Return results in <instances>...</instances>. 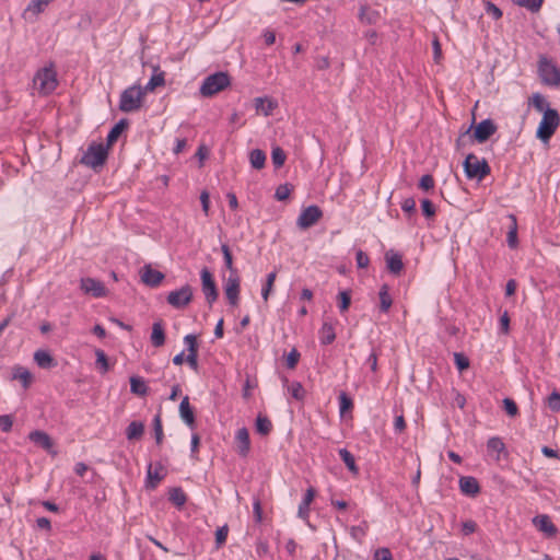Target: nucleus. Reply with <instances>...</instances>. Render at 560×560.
Wrapping results in <instances>:
<instances>
[{
  "label": "nucleus",
  "instance_id": "1",
  "mask_svg": "<svg viewBox=\"0 0 560 560\" xmlns=\"http://www.w3.org/2000/svg\"><path fill=\"white\" fill-rule=\"evenodd\" d=\"M34 89L40 95H48L52 93L58 86L57 72L54 63H49L38 69L33 79Z\"/></svg>",
  "mask_w": 560,
  "mask_h": 560
},
{
  "label": "nucleus",
  "instance_id": "2",
  "mask_svg": "<svg viewBox=\"0 0 560 560\" xmlns=\"http://www.w3.org/2000/svg\"><path fill=\"white\" fill-rule=\"evenodd\" d=\"M144 90L140 85H131L120 94L119 109L124 113H132L142 106Z\"/></svg>",
  "mask_w": 560,
  "mask_h": 560
},
{
  "label": "nucleus",
  "instance_id": "3",
  "mask_svg": "<svg viewBox=\"0 0 560 560\" xmlns=\"http://www.w3.org/2000/svg\"><path fill=\"white\" fill-rule=\"evenodd\" d=\"M231 84L230 75L219 71L205 78L199 92L205 97H211L225 90Z\"/></svg>",
  "mask_w": 560,
  "mask_h": 560
},
{
  "label": "nucleus",
  "instance_id": "4",
  "mask_svg": "<svg viewBox=\"0 0 560 560\" xmlns=\"http://www.w3.org/2000/svg\"><path fill=\"white\" fill-rule=\"evenodd\" d=\"M560 126V115L557 109H546L536 131V137L547 143Z\"/></svg>",
  "mask_w": 560,
  "mask_h": 560
},
{
  "label": "nucleus",
  "instance_id": "5",
  "mask_svg": "<svg viewBox=\"0 0 560 560\" xmlns=\"http://www.w3.org/2000/svg\"><path fill=\"white\" fill-rule=\"evenodd\" d=\"M108 156V147L103 143H92L83 153L80 162L96 170L105 164Z\"/></svg>",
  "mask_w": 560,
  "mask_h": 560
},
{
  "label": "nucleus",
  "instance_id": "6",
  "mask_svg": "<svg viewBox=\"0 0 560 560\" xmlns=\"http://www.w3.org/2000/svg\"><path fill=\"white\" fill-rule=\"evenodd\" d=\"M464 171L468 178L480 180L490 174L491 168L485 159L479 160L474 153H469L464 161Z\"/></svg>",
  "mask_w": 560,
  "mask_h": 560
},
{
  "label": "nucleus",
  "instance_id": "7",
  "mask_svg": "<svg viewBox=\"0 0 560 560\" xmlns=\"http://www.w3.org/2000/svg\"><path fill=\"white\" fill-rule=\"evenodd\" d=\"M538 73L544 84L550 86L560 85V70L547 57L541 56L538 61Z\"/></svg>",
  "mask_w": 560,
  "mask_h": 560
},
{
  "label": "nucleus",
  "instance_id": "8",
  "mask_svg": "<svg viewBox=\"0 0 560 560\" xmlns=\"http://www.w3.org/2000/svg\"><path fill=\"white\" fill-rule=\"evenodd\" d=\"M166 300L173 307L178 310L184 308L192 300V289L189 284H185L178 290L171 291Z\"/></svg>",
  "mask_w": 560,
  "mask_h": 560
},
{
  "label": "nucleus",
  "instance_id": "9",
  "mask_svg": "<svg viewBox=\"0 0 560 560\" xmlns=\"http://www.w3.org/2000/svg\"><path fill=\"white\" fill-rule=\"evenodd\" d=\"M322 217L323 211L318 206H308L305 209H303L302 212L300 213L296 220V225L302 230L310 229L311 226L316 224Z\"/></svg>",
  "mask_w": 560,
  "mask_h": 560
},
{
  "label": "nucleus",
  "instance_id": "10",
  "mask_svg": "<svg viewBox=\"0 0 560 560\" xmlns=\"http://www.w3.org/2000/svg\"><path fill=\"white\" fill-rule=\"evenodd\" d=\"M241 279L238 271H232L228 278L224 279V293L231 305L238 303Z\"/></svg>",
  "mask_w": 560,
  "mask_h": 560
},
{
  "label": "nucleus",
  "instance_id": "11",
  "mask_svg": "<svg viewBox=\"0 0 560 560\" xmlns=\"http://www.w3.org/2000/svg\"><path fill=\"white\" fill-rule=\"evenodd\" d=\"M201 278V289L205 294V298L207 302L212 305L213 302L217 301L219 293L218 289L214 282V279L212 277V273L207 269L203 268L200 272Z\"/></svg>",
  "mask_w": 560,
  "mask_h": 560
},
{
  "label": "nucleus",
  "instance_id": "12",
  "mask_svg": "<svg viewBox=\"0 0 560 560\" xmlns=\"http://www.w3.org/2000/svg\"><path fill=\"white\" fill-rule=\"evenodd\" d=\"M80 288L85 294H90L94 298H104L107 294L104 283L90 277L81 278Z\"/></svg>",
  "mask_w": 560,
  "mask_h": 560
},
{
  "label": "nucleus",
  "instance_id": "13",
  "mask_svg": "<svg viewBox=\"0 0 560 560\" xmlns=\"http://www.w3.org/2000/svg\"><path fill=\"white\" fill-rule=\"evenodd\" d=\"M497 131V126L491 119L480 121L474 132V138L479 143L486 142Z\"/></svg>",
  "mask_w": 560,
  "mask_h": 560
},
{
  "label": "nucleus",
  "instance_id": "14",
  "mask_svg": "<svg viewBox=\"0 0 560 560\" xmlns=\"http://www.w3.org/2000/svg\"><path fill=\"white\" fill-rule=\"evenodd\" d=\"M386 267L393 275H399L404 269L402 257L394 249H389L385 254Z\"/></svg>",
  "mask_w": 560,
  "mask_h": 560
},
{
  "label": "nucleus",
  "instance_id": "15",
  "mask_svg": "<svg viewBox=\"0 0 560 560\" xmlns=\"http://www.w3.org/2000/svg\"><path fill=\"white\" fill-rule=\"evenodd\" d=\"M164 279V275L151 268V266H144L141 273V280L144 284L154 288L158 287L162 280Z\"/></svg>",
  "mask_w": 560,
  "mask_h": 560
},
{
  "label": "nucleus",
  "instance_id": "16",
  "mask_svg": "<svg viewBox=\"0 0 560 560\" xmlns=\"http://www.w3.org/2000/svg\"><path fill=\"white\" fill-rule=\"evenodd\" d=\"M459 490L463 494L475 497L480 492V486L475 477L464 476L459 478Z\"/></svg>",
  "mask_w": 560,
  "mask_h": 560
},
{
  "label": "nucleus",
  "instance_id": "17",
  "mask_svg": "<svg viewBox=\"0 0 560 560\" xmlns=\"http://www.w3.org/2000/svg\"><path fill=\"white\" fill-rule=\"evenodd\" d=\"M235 442L238 454L243 457L247 456L250 450V440L246 428H241L236 431Z\"/></svg>",
  "mask_w": 560,
  "mask_h": 560
},
{
  "label": "nucleus",
  "instance_id": "18",
  "mask_svg": "<svg viewBox=\"0 0 560 560\" xmlns=\"http://www.w3.org/2000/svg\"><path fill=\"white\" fill-rule=\"evenodd\" d=\"M28 439L37 444L38 446H40L42 448H44L45 451H50L52 448V441L50 439V436L44 432V431H39V430H35V431H32L30 434H28Z\"/></svg>",
  "mask_w": 560,
  "mask_h": 560
},
{
  "label": "nucleus",
  "instance_id": "19",
  "mask_svg": "<svg viewBox=\"0 0 560 560\" xmlns=\"http://www.w3.org/2000/svg\"><path fill=\"white\" fill-rule=\"evenodd\" d=\"M179 415L183 421L190 428L195 425V415L194 410L190 407L188 396H185L179 405Z\"/></svg>",
  "mask_w": 560,
  "mask_h": 560
},
{
  "label": "nucleus",
  "instance_id": "20",
  "mask_svg": "<svg viewBox=\"0 0 560 560\" xmlns=\"http://www.w3.org/2000/svg\"><path fill=\"white\" fill-rule=\"evenodd\" d=\"M283 385L287 387L288 394L295 400L302 401L305 397V389L303 385L298 382H289L287 377H283Z\"/></svg>",
  "mask_w": 560,
  "mask_h": 560
},
{
  "label": "nucleus",
  "instance_id": "21",
  "mask_svg": "<svg viewBox=\"0 0 560 560\" xmlns=\"http://www.w3.org/2000/svg\"><path fill=\"white\" fill-rule=\"evenodd\" d=\"M151 343L156 348L165 343V332L161 320L154 322L152 325Z\"/></svg>",
  "mask_w": 560,
  "mask_h": 560
},
{
  "label": "nucleus",
  "instance_id": "22",
  "mask_svg": "<svg viewBox=\"0 0 560 560\" xmlns=\"http://www.w3.org/2000/svg\"><path fill=\"white\" fill-rule=\"evenodd\" d=\"M319 341L322 345H330L336 339V332L332 324L324 322L319 329Z\"/></svg>",
  "mask_w": 560,
  "mask_h": 560
},
{
  "label": "nucleus",
  "instance_id": "23",
  "mask_svg": "<svg viewBox=\"0 0 560 560\" xmlns=\"http://www.w3.org/2000/svg\"><path fill=\"white\" fill-rule=\"evenodd\" d=\"M34 361L42 369H50L56 365L52 355L46 350H37L34 353Z\"/></svg>",
  "mask_w": 560,
  "mask_h": 560
},
{
  "label": "nucleus",
  "instance_id": "24",
  "mask_svg": "<svg viewBox=\"0 0 560 560\" xmlns=\"http://www.w3.org/2000/svg\"><path fill=\"white\" fill-rule=\"evenodd\" d=\"M12 380L20 381L27 388L32 383V374L27 369L16 365L12 369Z\"/></svg>",
  "mask_w": 560,
  "mask_h": 560
},
{
  "label": "nucleus",
  "instance_id": "25",
  "mask_svg": "<svg viewBox=\"0 0 560 560\" xmlns=\"http://www.w3.org/2000/svg\"><path fill=\"white\" fill-rule=\"evenodd\" d=\"M255 429L258 434L268 435L272 430V422L267 416L259 413L255 421Z\"/></svg>",
  "mask_w": 560,
  "mask_h": 560
},
{
  "label": "nucleus",
  "instance_id": "26",
  "mask_svg": "<svg viewBox=\"0 0 560 560\" xmlns=\"http://www.w3.org/2000/svg\"><path fill=\"white\" fill-rule=\"evenodd\" d=\"M315 497V490L313 488H308L304 494L302 502L299 505V516L302 518H306L310 513V504Z\"/></svg>",
  "mask_w": 560,
  "mask_h": 560
},
{
  "label": "nucleus",
  "instance_id": "27",
  "mask_svg": "<svg viewBox=\"0 0 560 560\" xmlns=\"http://www.w3.org/2000/svg\"><path fill=\"white\" fill-rule=\"evenodd\" d=\"M148 386L144 380L140 376L130 377V392L138 396H145L148 394Z\"/></svg>",
  "mask_w": 560,
  "mask_h": 560
},
{
  "label": "nucleus",
  "instance_id": "28",
  "mask_svg": "<svg viewBox=\"0 0 560 560\" xmlns=\"http://www.w3.org/2000/svg\"><path fill=\"white\" fill-rule=\"evenodd\" d=\"M380 298V308L383 313H387L393 304L392 296L389 294V287L387 284H383L378 292Z\"/></svg>",
  "mask_w": 560,
  "mask_h": 560
},
{
  "label": "nucleus",
  "instance_id": "29",
  "mask_svg": "<svg viewBox=\"0 0 560 560\" xmlns=\"http://www.w3.org/2000/svg\"><path fill=\"white\" fill-rule=\"evenodd\" d=\"M535 524L541 532H545L549 535H555L557 532L556 526L548 515H539L535 517Z\"/></svg>",
  "mask_w": 560,
  "mask_h": 560
},
{
  "label": "nucleus",
  "instance_id": "30",
  "mask_svg": "<svg viewBox=\"0 0 560 560\" xmlns=\"http://www.w3.org/2000/svg\"><path fill=\"white\" fill-rule=\"evenodd\" d=\"M162 465L160 463H158L155 465V469L153 470L152 468V464L149 465L148 467V487L150 488H155L156 485L163 479V475L160 474V470L162 469Z\"/></svg>",
  "mask_w": 560,
  "mask_h": 560
},
{
  "label": "nucleus",
  "instance_id": "31",
  "mask_svg": "<svg viewBox=\"0 0 560 560\" xmlns=\"http://www.w3.org/2000/svg\"><path fill=\"white\" fill-rule=\"evenodd\" d=\"M144 432V424L140 421H132L126 429V436L128 440H138Z\"/></svg>",
  "mask_w": 560,
  "mask_h": 560
},
{
  "label": "nucleus",
  "instance_id": "32",
  "mask_svg": "<svg viewBox=\"0 0 560 560\" xmlns=\"http://www.w3.org/2000/svg\"><path fill=\"white\" fill-rule=\"evenodd\" d=\"M254 102L255 108L261 110L265 116L271 115L276 107V103L268 97H256Z\"/></svg>",
  "mask_w": 560,
  "mask_h": 560
},
{
  "label": "nucleus",
  "instance_id": "33",
  "mask_svg": "<svg viewBox=\"0 0 560 560\" xmlns=\"http://www.w3.org/2000/svg\"><path fill=\"white\" fill-rule=\"evenodd\" d=\"M127 125H128L127 120L121 119L110 129V131L108 132L107 138H106L107 147L113 145L117 141L118 137L120 136L122 130L127 127Z\"/></svg>",
  "mask_w": 560,
  "mask_h": 560
},
{
  "label": "nucleus",
  "instance_id": "34",
  "mask_svg": "<svg viewBox=\"0 0 560 560\" xmlns=\"http://www.w3.org/2000/svg\"><path fill=\"white\" fill-rule=\"evenodd\" d=\"M338 453H339L340 458L342 459V462L347 466V468L351 472L357 475L359 472V468H358V466L355 464L354 456L347 448H340L338 451Z\"/></svg>",
  "mask_w": 560,
  "mask_h": 560
},
{
  "label": "nucleus",
  "instance_id": "35",
  "mask_svg": "<svg viewBox=\"0 0 560 560\" xmlns=\"http://www.w3.org/2000/svg\"><path fill=\"white\" fill-rule=\"evenodd\" d=\"M249 161L254 168L260 170L265 166L266 154L260 149H254L249 153Z\"/></svg>",
  "mask_w": 560,
  "mask_h": 560
},
{
  "label": "nucleus",
  "instance_id": "36",
  "mask_svg": "<svg viewBox=\"0 0 560 560\" xmlns=\"http://www.w3.org/2000/svg\"><path fill=\"white\" fill-rule=\"evenodd\" d=\"M514 4L527 9L532 13H537L541 9L544 0H512Z\"/></svg>",
  "mask_w": 560,
  "mask_h": 560
},
{
  "label": "nucleus",
  "instance_id": "37",
  "mask_svg": "<svg viewBox=\"0 0 560 560\" xmlns=\"http://www.w3.org/2000/svg\"><path fill=\"white\" fill-rule=\"evenodd\" d=\"M529 104L533 105L537 112H540L542 114H545L546 109H551L549 103L539 93L533 94V96L529 100Z\"/></svg>",
  "mask_w": 560,
  "mask_h": 560
},
{
  "label": "nucleus",
  "instance_id": "38",
  "mask_svg": "<svg viewBox=\"0 0 560 560\" xmlns=\"http://www.w3.org/2000/svg\"><path fill=\"white\" fill-rule=\"evenodd\" d=\"M170 501L176 506L182 508L186 503L187 497L182 488H173L170 491Z\"/></svg>",
  "mask_w": 560,
  "mask_h": 560
},
{
  "label": "nucleus",
  "instance_id": "39",
  "mask_svg": "<svg viewBox=\"0 0 560 560\" xmlns=\"http://www.w3.org/2000/svg\"><path fill=\"white\" fill-rule=\"evenodd\" d=\"M52 0H31L28 3L25 12H31L34 15H38L42 13L45 8L51 2Z\"/></svg>",
  "mask_w": 560,
  "mask_h": 560
},
{
  "label": "nucleus",
  "instance_id": "40",
  "mask_svg": "<svg viewBox=\"0 0 560 560\" xmlns=\"http://www.w3.org/2000/svg\"><path fill=\"white\" fill-rule=\"evenodd\" d=\"M512 226L510 228L506 236V242L510 248H516L518 244L517 240V224L514 215H511Z\"/></svg>",
  "mask_w": 560,
  "mask_h": 560
},
{
  "label": "nucleus",
  "instance_id": "41",
  "mask_svg": "<svg viewBox=\"0 0 560 560\" xmlns=\"http://www.w3.org/2000/svg\"><path fill=\"white\" fill-rule=\"evenodd\" d=\"M165 84V78L164 72L154 73L149 82L147 83L145 88L143 89L144 92L147 91H154L158 86H163Z\"/></svg>",
  "mask_w": 560,
  "mask_h": 560
},
{
  "label": "nucleus",
  "instance_id": "42",
  "mask_svg": "<svg viewBox=\"0 0 560 560\" xmlns=\"http://www.w3.org/2000/svg\"><path fill=\"white\" fill-rule=\"evenodd\" d=\"M96 355V366L101 370V372L104 374L109 370L108 359L105 354V352L101 349L95 350Z\"/></svg>",
  "mask_w": 560,
  "mask_h": 560
},
{
  "label": "nucleus",
  "instance_id": "43",
  "mask_svg": "<svg viewBox=\"0 0 560 560\" xmlns=\"http://www.w3.org/2000/svg\"><path fill=\"white\" fill-rule=\"evenodd\" d=\"M221 250H222V254H223L224 266L229 270V272L232 273V271H237V269H235L234 266H233V257H232V253L230 250L229 245L228 244H222L221 245Z\"/></svg>",
  "mask_w": 560,
  "mask_h": 560
},
{
  "label": "nucleus",
  "instance_id": "44",
  "mask_svg": "<svg viewBox=\"0 0 560 560\" xmlns=\"http://www.w3.org/2000/svg\"><path fill=\"white\" fill-rule=\"evenodd\" d=\"M277 273L272 271L267 275L266 284L261 289V296L265 301L268 300L270 292L272 291L273 283L276 281Z\"/></svg>",
  "mask_w": 560,
  "mask_h": 560
},
{
  "label": "nucleus",
  "instance_id": "45",
  "mask_svg": "<svg viewBox=\"0 0 560 560\" xmlns=\"http://www.w3.org/2000/svg\"><path fill=\"white\" fill-rule=\"evenodd\" d=\"M287 155L280 147H276L271 151V161L276 167H281L285 162Z\"/></svg>",
  "mask_w": 560,
  "mask_h": 560
},
{
  "label": "nucleus",
  "instance_id": "46",
  "mask_svg": "<svg viewBox=\"0 0 560 560\" xmlns=\"http://www.w3.org/2000/svg\"><path fill=\"white\" fill-rule=\"evenodd\" d=\"M487 448L490 452H497L498 454L505 451V445L503 441L498 436H492L487 442Z\"/></svg>",
  "mask_w": 560,
  "mask_h": 560
},
{
  "label": "nucleus",
  "instance_id": "47",
  "mask_svg": "<svg viewBox=\"0 0 560 560\" xmlns=\"http://www.w3.org/2000/svg\"><path fill=\"white\" fill-rule=\"evenodd\" d=\"M292 191V186L290 184L279 185L275 192V198L279 201L287 200Z\"/></svg>",
  "mask_w": 560,
  "mask_h": 560
},
{
  "label": "nucleus",
  "instance_id": "48",
  "mask_svg": "<svg viewBox=\"0 0 560 560\" xmlns=\"http://www.w3.org/2000/svg\"><path fill=\"white\" fill-rule=\"evenodd\" d=\"M153 430H154V435H155V441H156V444H161L162 441H163V427H162V420H161V416L160 415H156L153 419Z\"/></svg>",
  "mask_w": 560,
  "mask_h": 560
},
{
  "label": "nucleus",
  "instance_id": "49",
  "mask_svg": "<svg viewBox=\"0 0 560 560\" xmlns=\"http://www.w3.org/2000/svg\"><path fill=\"white\" fill-rule=\"evenodd\" d=\"M228 534H229L228 525H223L217 529V532H215L217 548H220L226 541Z\"/></svg>",
  "mask_w": 560,
  "mask_h": 560
},
{
  "label": "nucleus",
  "instance_id": "50",
  "mask_svg": "<svg viewBox=\"0 0 560 560\" xmlns=\"http://www.w3.org/2000/svg\"><path fill=\"white\" fill-rule=\"evenodd\" d=\"M503 407L510 417H516L518 415V408L516 402L511 398L503 399Z\"/></svg>",
  "mask_w": 560,
  "mask_h": 560
},
{
  "label": "nucleus",
  "instance_id": "51",
  "mask_svg": "<svg viewBox=\"0 0 560 560\" xmlns=\"http://www.w3.org/2000/svg\"><path fill=\"white\" fill-rule=\"evenodd\" d=\"M454 361H455L456 368L460 372L464 371V370H467L469 368V360L463 353L455 352L454 353Z\"/></svg>",
  "mask_w": 560,
  "mask_h": 560
},
{
  "label": "nucleus",
  "instance_id": "52",
  "mask_svg": "<svg viewBox=\"0 0 560 560\" xmlns=\"http://www.w3.org/2000/svg\"><path fill=\"white\" fill-rule=\"evenodd\" d=\"M338 299H339V310H340V312L347 311L349 308V306H350V303H351L350 293L347 292V291H341L338 294Z\"/></svg>",
  "mask_w": 560,
  "mask_h": 560
},
{
  "label": "nucleus",
  "instance_id": "53",
  "mask_svg": "<svg viewBox=\"0 0 560 560\" xmlns=\"http://www.w3.org/2000/svg\"><path fill=\"white\" fill-rule=\"evenodd\" d=\"M548 407L552 411H560V394L557 392H552L547 399Z\"/></svg>",
  "mask_w": 560,
  "mask_h": 560
},
{
  "label": "nucleus",
  "instance_id": "54",
  "mask_svg": "<svg viewBox=\"0 0 560 560\" xmlns=\"http://www.w3.org/2000/svg\"><path fill=\"white\" fill-rule=\"evenodd\" d=\"M500 327L499 331L500 334L508 335L510 331V316L508 311H504L502 315L500 316Z\"/></svg>",
  "mask_w": 560,
  "mask_h": 560
},
{
  "label": "nucleus",
  "instance_id": "55",
  "mask_svg": "<svg viewBox=\"0 0 560 560\" xmlns=\"http://www.w3.org/2000/svg\"><path fill=\"white\" fill-rule=\"evenodd\" d=\"M355 261L358 268H366L370 264V258L362 249H358L355 253Z\"/></svg>",
  "mask_w": 560,
  "mask_h": 560
},
{
  "label": "nucleus",
  "instance_id": "56",
  "mask_svg": "<svg viewBox=\"0 0 560 560\" xmlns=\"http://www.w3.org/2000/svg\"><path fill=\"white\" fill-rule=\"evenodd\" d=\"M184 343L187 347L188 352H197L198 351V343H197V337L195 335H186L184 337Z\"/></svg>",
  "mask_w": 560,
  "mask_h": 560
},
{
  "label": "nucleus",
  "instance_id": "57",
  "mask_svg": "<svg viewBox=\"0 0 560 560\" xmlns=\"http://www.w3.org/2000/svg\"><path fill=\"white\" fill-rule=\"evenodd\" d=\"M433 187H434V179L431 175L425 174L420 178L419 188L427 191V190L433 189Z\"/></svg>",
  "mask_w": 560,
  "mask_h": 560
},
{
  "label": "nucleus",
  "instance_id": "58",
  "mask_svg": "<svg viewBox=\"0 0 560 560\" xmlns=\"http://www.w3.org/2000/svg\"><path fill=\"white\" fill-rule=\"evenodd\" d=\"M13 425V418L10 415H1L0 416V429L2 432L11 431Z\"/></svg>",
  "mask_w": 560,
  "mask_h": 560
},
{
  "label": "nucleus",
  "instance_id": "59",
  "mask_svg": "<svg viewBox=\"0 0 560 560\" xmlns=\"http://www.w3.org/2000/svg\"><path fill=\"white\" fill-rule=\"evenodd\" d=\"M421 209L427 218H431L435 214V207L429 199H423L421 201Z\"/></svg>",
  "mask_w": 560,
  "mask_h": 560
},
{
  "label": "nucleus",
  "instance_id": "60",
  "mask_svg": "<svg viewBox=\"0 0 560 560\" xmlns=\"http://www.w3.org/2000/svg\"><path fill=\"white\" fill-rule=\"evenodd\" d=\"M401 210L406 213L412 214L416 211V200L412 197L402 200Z\"/></svg>",
  "mask_w": 560,
  "mask_h": 560
},
{
  "label": "nucleus",
  "instance_id": "61",
  "mask_svg": "<svg viewBox=\"0 0 560 560\" xmlns=\"http://www.w3.org/2000/svg\"><path fill=\"white\" fill-rule=\"evenodd\" d=\"M373 560H393V555L388 548L383 547L374 552Z\"/></svg>",
  "mask_w": 560,
  "mask_h": 560
},
{
  "label": "nucleus",
  "instance_id": "62",
  "mask_svg": "<svg viewBox=\"0 0 560 560\" xmlns=\"http://www.w3.org/2000/svg\"><path fill=\"white\" fill-rule=\"evenodd\" d=\"M353 406L351 398L346 393H341L339 396V408L340 412L343 413L346 410L351 409Z\"/></svg>",
  "mask_w": 560,
  "mask_h": 560
},
{
  "label": "nucleus",
  "instance_id": "63",
  "mask_svg": "<svg viewBox=\"0 0 560 560\" xmlns=\"http://www.w3.org/2000/svg\"><path fill=\"white\" fill-rule=\"evenodd\" d=\"M300 360V353L296 349H292L287 357V366L294 369Z\"/></svg>",
  "mask_w": 560,
  "mask_h": 560
},
{
  "label": "nucleus",
  "instance_id": "64",
  "mask_svg": "<svg viewBox=\"0 0 560 560\" xmlns=\"http://www.w3.org/2000/svg\"><path fill=\"white\" fill-rule=\"evenodd\" d=\"M486 12L491 15L494 20H499L502 16V11L492 2H487Z\"/></svg>",
  "mask_w": 560,
  "mask_h": 560
}]
</instances>
